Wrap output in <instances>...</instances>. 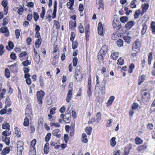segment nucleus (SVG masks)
<instances>
[{
	"label": "nucleus",
	"instance_id": "f257e3e1",
	"mask_svg": "<svg viewBox=\"0 0 155 155\" xmlns=\"http://www.w3.org/2000/svg\"><path fill=\"white\" fill-rule=\"evenodd\" d=\"M8 2L7 0H3L2 2V5L4 8V14L5 15L7 14L8 12V7L7 5Z\"/></svg>",
	"mask_w": 155,
	"mask_h": 155
},
{
	"label": "nucleus",
	"instance_id": "f03ea898",
	"mask_svg": "<svg viewBox=\"0 0 155 155\" xmlns=\"http://www.w3.org/2000/svg\"><path fill=\"white\" fill-rule=\"evenodd\" d=\"M45 94V92L42 90L38 91L37 93V96L38 101H42V99L43 98Z\"/></svg>",
	"mask_w": 155,
	"mask_h": 155
},
{
	"label": "nucleus",
	"instance_id": "7ed1b4c3",
	"mask_svg": "<svg viewBox=\"0 0 155 155\" xmlns=\"http://www.w3.org/2000/svg\"><path fill=\"white\" fill-rule=\"evenodd\" d=\"M140 42L138 40H137L133 44V49L139 50L140 48Z\"/></svg>",
	"mask_w": 155,
	"mask_h": 155
},
{
	"label": "nucleus",
	"instance_id": "20e7f679",
	"mask_svg": "<svg viewBox=\"0 0 155 155\" xmlns=\"http://www.w3.org/2000/svg\"><path fill=\"white\" fill-rule=\"evenodd\" d=\"M71 114L69 112H68L65 115L64 118V121L67 123H69L71 120Z\"/></svg>",
	"mask_w": 155,
	"mask_h": 155
},
{
	"label": "nucleus",
	"instance_id": "39448f33",
	"mask_svg": "<svg viewBox=\"0 0 155 155\" xmlns=\"http://www.w3.org/2000/svg\"><path fill=\"white\" fill-rule=\"evenodd\" d=\"M80 69V67L78 66H77L75 68L74 77L77 80H79L80 79V78L79 77V76L81 73Z\"/></svg>",
	"mask_w": 155,
	"mask_h": 155
},
{
	"label": "nucleus",
	"instance_id": "423d86ee",
	"mask_svg": "<svg viewBox=\"0 0 155 155\" xmlns=\"http://www.w3.org/2000/svg\"><path fill=\"white\" fill-rule=\"evenodd\" d=\"M98 32L99 35H102L103 33V30L102 24L101 22H99L97 27Z\"/></svg>",
	"mask_w": 155,
	"mask_h": 155
},
{
	"label": "nucleus",
	"instance_id": "0eeeda50",
	"mask_svg": "<svg viewBox=\"0 0 155 155\" xmlns=\"http://www.w3.org/2000/svg\"><path fill=\"white\" fill-rule=\"evenodd\" d=\"M13 10L17 11V13L19 15H22L24 11V9L21 5H20L18 7H15Z\"/></svg>",
	"mask_w": 155,
	"mask_h": 155
},
{
	"label": "nucleus",
	"instance_id": "6e6552de",
	"mask_svg": "<svg viewBox=\"0 0 155 155\" xmlns=\"http://www.w3.org/2000/svg\"><path fill=\"white\" fill-rule=\"evenodd\" d=\"M57 1H55L54 2V9L52 14V19L55 18L56 17V13L57 11Z\"/></svg>",
	"mask_w": 155,
	"mask_h": 155
},
{
	"label": "nucleus",
	"instance_id": "1a4fd4ad",
	"mask_svg": "<svg viewBox=\"0 0 155 155\" xmlns=\"http://www.w3.org/2000/svg\"><path fill=\"white\" fill-rule=\"evenodd\" d=\"M17 145L18 150H19L20 151H21L23 150V143L22 141H18V142H17Z\"/></svg>",
	"mask_w": 155,
	"mask_h": 155
},
{
	"label": "nucleus",
	"instance_id": "9d476101",
	"mask_svg": "<svg viewBox=\"0 0 155 155\" xmlns=\"http://www.w3.org/2000/svg\"><path fill=\"white\" fill-rule=\"evenodd\" d=\"M134 21H130L126 24L125 27L127 29H130L134 25Z\"/></svg>",
	"mask_w": 155,
	"mask_h": 155
},
{
	"label": "nucleus",
	"instance_id": "9b49d317",
	"mask_svg": "<svg viewBox=\"0 0 155 155\" xmlns=\"http://www.w3.org/2000/svg\"><path fill=\"white\" fill-rule=\"evenodd\" d=\"M9 69L12 72H15L17 71V64L15 63L14 64H12L9 66Z\"/></svg>",
	"mask_w": 155,
	"mask_h": 155
},
{
	"label": "nucleus",
	"instance_id": "f8f14e48",
	"mask_svg": "<svg viewBox=\"0 0 155 155\" xmlns=\"http://www.w3.org/2000/svg\"><path fill=\"white\" fill-rule=\"evenodd\" d=\"M72 91L71 90H69L67 95L66 101L68 103L69 102L72 98Z\"/></svg>",
	"mask_w": 155,
	"mask_h": 155
},
{
	"label": "nucleus",
	"instance_id": "ddd939ff",
	"mask_svg": "<svg viewBox=\"0 0 155 155\" xmlns=\"http://www.w3.org/2000/svg\"><path fill=\"white\" fill-rule=\"evenodd\" d=\"M25 116L28 117L29 116L30 117H32V115L31 113V108L27 107L25 110Z\"/></svg>",
	"mask_w": 155,
	"mask_h": 155
},
{
	"label": "nucleus",
	"instance_id": "4468645a",
	"mask_svg": "<svg viewBox=\"0 0 155 155\" xmlns=\"http://www.w3.org/2000/svg\"><path fill=\"white\" fill-rule=\"evenodd\" d=\"M107 51V47L106 45H103L101 48L99 52L100 53H102L103 54H105Z\"/></svg>",
	"mask_w": 155,
	"mask_h": 155
},
{
	"label": "nucleus",
	"instance_id": "2eb2a0df",
	"mask_svg": "<svg viewBox=\"0 0 155 155\" xmlns=\"http://www.w3.org/2000/svg\"><path fill=\"white\" fill-rule=\"evenodd\" d=\"M36 143V140L35 139H33L31 142L30 150H35V145Z\"/></svg>",
	"mask_w": 155,
	"mask_h": 155
},
{
	"label": "nucleus",
	"instance_id": "dca6fc26",
	"mask_svg": "<svg viewBox=\"0 0 155 155\" xmlns=\"http://www.w3.org/2000/svg\"><path fill=\"white\" fill-rule=\"evenodd\" d=\"M96 3L97 5H99L98 9H99L101 8H102L103 10L104 9V4L103 0H99L98 1H96Z\"/></svg>",
	"mask_w": 155,
	"mask_h": 155
},
{
	"label": "nucleus",
	"instance_id": "f3484780",
	"mask_svg": "<svg viewBox=\"0 0 155 155\" xmlns=\"http://www.w3.org/2000/svg\"><path fill=\"white\" fill-rule=\"evenodd\" d=\"M31 117H30L29 116L28 117H26L24 119L23 123V125L25 126H28L29 119H31Z\"/></svg>",
	"mask_w": 155,
	"mask_h": 155
},
{
	"label": "nucleus",
	"instance_id": "a211bd4d",
	"mask_svg": "<svg viewBox=\"0 0 155 155\" xmlns=\"http://www.w3.org/2000/svg\"><path fill=\"white\" fill-rule=\"evenodd\" d=\"M147 29V27L146 23H144L142 25V28L141 31V33L142 35H144L146 32Z\"/></svg>",
	"mask_w": 155,
	"mask_h": 155
},
{
	"label": "nucleus",
	"instance_id": "6ab92c4d",
	"mask_svg": "<svg viewBox=\"0 0 155 155\" xmlns=\"http://www.w3.org/2000/svg\"><path fill=\"white\" fill-rule=\"evenodd\" d=\"M147 147V145L146 144H144L143 145L138 146L137 149L138 152H140L142 150H145Z\"/></svg>",
	"mask_w": 155,
	"mask_h": 155
},
{
	"label": "nucleus",
	"instance_id": "aec40b11",
	"mask_svg": "<svg viewBox=\"0 0 155 155\" xmlns=\"http://www.w3.org/2000/svg\"><path fill=\"white\" fill-rule=\"evenodd\" d=\"M10 137L8 136L5 137L2 136V140L5 142V143L7 145H8L10 143Z\"/></svg>",
	"mask_w": 155,
	"mask_h": 155
},
{
	"label": "nucleus",
	"instance_id": "412c9836",
	"mask_svg": "<svg viewBox=\"0 0 155 155\" xmlns=\"http://www.w3.org/2000/svg\"><path fill=\"white\" fill-rule=\"evenodd\" d=\"M145 79V76L144 75H142L139 77L138 80V83L139 85H140L143 82H144Z\"/></svg>",
	"mask_w": 155,
	"mask_h": 155
},
{
	"label": "nucleus",
	"instance_id": "4be33fe9",
	"mask_svg": "<svg viewBox=\"0 0 155 155\" xmlns=\"http://www.w3.org/2000/svg\"><path fill=\"white\" fill-rule=\"evenodd\" d=\"M44 152L45 153L47 154L49 151V145L48 143L45 144L44 148Z\"/></svg>",
	"mask_w": 155,
	"mask_h": 155
},
{
	"label": "nucleus",
	"instance_id": "5701e85b",
	"mask_svg": "<svg viewBox=\"0 0 155 155\" xmlns=\"http://www.w3.org/2000/svg\"><path fill=\"white\" fill-rule=\"evenodd\" d=\"M11 134V131L10 130H6L4 131L2 133V136L7 137L10 136Z\"/></svg>",
	"mask_w": 155,
	"mask_h": 155
},
{
	"label": "nucleus",
	"instance_id": "b1692460",
	"mask_svg": "<svg viewBox=\"0 0 155 155\" xmlns=\"http://www.w3.org/2000/svg\"><path fill=\"white\" fill-rule=\"evenodd\" d=\"M81 140L82 142L85 143H87L88 142V140L87 138L86 134H83L82 135Z\"/></svg>",
	"mask_w": 155,
	"mask_h": 155
},
{
	"label": "nucleus",
	"instance_id": "393cba45",
	"mask_svg": "<svg viewBox=\"0 0 155 155\" xmlns=\"http://www.w3.org/2000/svg\"><path fill=\"white\" fill-rule=\"evenodd\" d=\"M142 97L144 99H148L150 97V94L149 92H144V94L142 95Z\"/></svg>",
	"mask_w": 155,
	"mask_h": 155
},
{
	"label": "nucleus",
	"instance_id": "a878e982",
	"mask_svg": "<svg viewBox=\"0 0 155 155\" xmlns=\"http://www.w3.org/2000/svg\"><path fill=\"white\" fill-rule=\"evenodd\" d=\"M28 56L26 58L27 60L22 62L23 65L25 67H27L28 65H30L31 64V61L28 60Z\"/></svg>",
	"mask_w": 155,
	"mask_h": 155
},
{
	"label": "nucleus",
	"instance_id": "bb28decb",
	"mask_svg": "<svg viewBox=\"0 0 155 155\" xmlns=\"http://www.w3.org/2000/svg\"><path fill=\"white\" fill-rule=\"evenodd\" d=\"M142 12L143 13L147 11L149 7V5L147 3L143 4L142 5Z\"/></svg>",
	"mask_w": 155,
	"mask_h": 155
},
{
	"label": "nucleus",
	"instance_id": "cd10ccee",
	"mask_svg": "<svg viewBox=\"0 0 155 155\" xmlns=\"http://www.w3.org/2000/svg\"><path fill=\"white\" fill-rule=\"evenodd\" d=\"M2 128L6 130H10V125L8 123H5L2 124Z\"/></svg>",
	"mask_w": 155,
	"mask_h": 155
},
{
	"label": "nucleus",
	"instance_id": "c85d7f7f",
	"mask_svg": "<svg viewBox=\"0 0 155 155\" xmlns=\"http://www.w3.org/2000/svg\"><path fill=\"white\" fill-rule=\"evenodd\" d=\"M125 42L127 43V44H129L130 43L131 40L130 37L128 36H124L123 38Z\"/></svg>",
	"mask_w": 155,
	"mask_h": 155
},
{
	"label": "nucleus",
	"instance_id": "c756f323",
	"mask_svg": "<svg viewBox=\"0 0 155 155\" xmlns=\"http://www.w3.org/2000/svg\"><path fill=\"white\" fill-rule=\"evenodd\" d=\"M118 56V54L117 52H114L111 54L110 56L111 58L116 60Z\"/></svg>",
	"mask_w": 155,
	"mask_h": 155
},
{
	"label": "nucleus",
	"instance_id": "7c9ffc66",
	"mask_svg": "<svg viewBox=\"0 0 155 155\" xmlns=\"http://www.w3.org/2000/svg\"><path fill=\"white\" fill-rule=\"evenodd\" d=\"M116 138L115 137H113L110 140V145L112 147L114 146L116 144L115 141Z\"/></svg>",
	"mask_w": 155,
	"mask_h": 155
},
{
	"label": "nucleus",
	"instance_id": "2f4dec72",
	"mask_svg": "<svg viewBox=\"0 0 155 155\" xmlns=\"http://www.w3.org/2000/svg\"><path fill=\"white\" fill-rule=\"evenodd\" d=\"M51 12V10L48 11L47 12V13L46 16V19L48 20L49 22H50L51 20V16L50 14V12Z\"/></svg>",
	"mask_w": 155,
	"mask_h": 155
},
{
	"label": "nucleus",
	"instance_id": "473e14b6",
	"mask_svg": "<svg viewBox=\"0 0 155 155\" xmlns=\"http://www.w3.org/2000/svg\"><path fill=\"white\" fill-rule=\"evenodd\" d=\"M104 54H102V53H100V52H99L98 53L97 57L98 58L100 62L101 61H102L103 60V58L104 56Z\"/></svg>",
	"mask_w": 155,
	"mask_h": 155
},
{
	"label": "nucleus",
	"instance_id": "72a5a7b5",
	"mask_svg": "<svg viewBox=\"0 0 155 155\" xmlns=\"http://www.w3.org/2000/svg\"><path fill=\"white\" fill-rule=\"evenodd\" d=\"M152 59V52H150L149 53L148 56V64L149 65H150L151 64Z\"/></svg>",
	"mask_w": 155,
	"mask_h": 155
},
{
	"label": "nucleus",
	"instance_id": "f704fd0d",
	"mask_svg": "<svg viewBox=\"0 0 155 155\" xmlns=\"http://www.w3.org/2000/svg\"><path fill=\"white\" fill-rule=\"evenodd\" d=\"M41 42V39L40 38H38V39L35 42V47L36 48H39Z\"/></svg>",
	"mask_w": 155,
	"mask_h": 155
},
{
	"label": "nucleus",
	"instance_id": "c9c22d12",
	"mask_svg": "<svg viewBox=\"0 0 155 155\" xmlns=\"http://www.w3.org/2000/svg\"><path fill=\"white\" fill-rule=\"evenodd\" d=\"M141 13V11L140 9H139L136 11L134 14V17L135 19H137L139 17V15Z\"/></svg>",
	"mask_w": 155,
	"mask_h": 155
},
{
	"label": "nucleus",
	"instance_id": "e433bc0d",
	"mask_svg": "<svg viewBox=\"0 0 155 155\" xmlns=\"http://www.w3.org/2000/svg\"><path fill=\"white\" fill-rule=\"evenodd\" d=\"M15 133L16 135L18 137H21V134L20 132L18 130V128L17 127H16L14 129Z\"/></svg>",
	"mask_w": 155,
	"mask_h": 155
},
{
	"label": "nucleus",
	"instance_id": "4c0bfd02",
	"mask_svg": "<svg viewBox=\"0 0 155 155\" xmlns=\"http://www.w3.org/2000/svg\"><path fill=\"white\" fill-rule=\"evenodd\" d=\"M143 142L142 140L139 137H137L135 139V143L137 144H140Z\"/></svg>",
	"mask_w": 155,
	"mask_h": 155
},
{
	"label": "nucleus",
	"instance_id": "58836bf2",
	"mask_svg": "<svg viewBox=\"0 0 155 155\" xmlns=\"http://www.w3.org/2000/svg\"><path fill=\"white\" fill-rule=\"evenodd\" d=\"M10 151V149L9 147H6L4 148L2 152V154L5 155L8 153Z\"/></svg>",
	"mask_w": 155,
	"mask_h": 155
},
{
	"label": "nucleus",
	"instance_id": "ea45409f",
	"mask_svg": "<svg viewBox=\"0 0 155 155\" xmlns=\"http://www.w3.org/2000/svg\"><path fill=\"white\" fill-rule=\"evenodd\" d=\"M120 21L122 23H125L128 20V18L126 16H123L120 18Z\"/></svg>",
	"mask_w": 155,
	"mask_h": 155
},
{
	"label": "nucleus",
	"instance_id": "a19ab883",
	"mask_svg": "<svg viewBox=\"0 0 155 155\" xmlns=\"http://www.w3.org/2000/svg\"><path fill=\"white\" fill-rule=\"evenodd\" d=\"M114 99L115 97L114 96H110L109 97V99L107 101V103L109 104L110 105L111 104Z\"/></svg>",
	"mask_w": 155,
	"mask_h": 155
},
{
	"label": "nucleus",
	"instance_id": "79ce46f5",
	"mask_svg": "<svg viewBox=\"0 0 155 155\" xmlns=\"http://www.w3.org/2000/svg\"><path fill=\"white\" fill-rule=\"evenodd\" d=\"M8 45L9 47L10 48V49L8 48V47L7 46H6V48L9 51H10L11 49H13L14 47V44L13 43L12 41H10L8 43Z\"/></svg>",
	"mask_w": 155,
	"mask_h": 155
},
{
	"label": "nucleus",
	"instance_id": "37998d69",
	"mask_svg": "<svg viewBox=\"0 0 155 155\" xmlns=\"http://www.w3.org/2000/svg\"><path fill=\"white\" fill-rule=\"evenodd\" d=\"M92 130V128L91 127H87L85 131L87 134L90 135L91 133Z\"/></svg>",
	"mask_w": 155,
	"mask_h": 155
},
{
	"label": "nucleus",
	"instance_id": "c03bdc74",
	"mask_svg": "<svg viewBox=\"0 0 155 155\" xmlns=\"http://www.w3.org/2000/svg\"><path fill=\"white\" fill-rule=\"evenodd\" d=\"M0 31L3 33H7L8 32V28L6 27L1 28L0 29Z\"/></svg>",
	"mask_w": 155,
	"mask_h": 155
},
{
	"label": "nucleus",
	"instance_id": "a18cd8bd",
	"mask_svg": "<svg viewBox=\"0 0 155 155\" xmlns=\"http://www.w3.org/2000/svg\"><path fill=\"white\" fill-rule=\"evenodd\" d=\"M124 61L121 58H120L117 60V64L120 65H122L124 64Z\"/></svg>",
	"mask_w": 155,
	"mask_h": 155
},
{
	"label": "nucleus",
	"instance_id": "49530a36",
	"mask_svg": "<svg viewBox=\"0 0 155 155\" xmlns=\"http://www.w3.org/2000/svg\"><path fill=\"white\" fill-rule=\"evenodd\" d=\"M51 134L50 133H48L47 134V135L45 138V140L46 141L48 142L49 140L51 138Z\"/></svg>",
	"mask_w": 155,
	"mask_h": 155
},
{
	"label": "nucleus",
	"instance_id": "de8ad7c7",
	"mask_svg": "<svg viewBox=\"0 0 155 155\" xmlns=\"http://www.w3.org/2000/svg\"><path fill=\"white\" fill-rule=\"evenodd\" d=\"M117 44L118 46L121 47L123 45V41L122 40L119 39L117 41Z\"/></svg>",
	"mask_w": 155,
	"mask_h": 155
},
{
	"label": "nucleus",
	"instance_id": "09e8293b",
	"mask_svg": "<svg viewBox=\"0 0 155 155\" xmlns=\"http://www.w3.org/2000/svg\"><path fill=\"white\" fill-rule=\"evenodd\" d=\"M6 92V90L3 89L2 91V92L0 94V100L3 98L4 95L5 94Z\"/></svg>",
	"mask_w": 155,
	"mask_h": 155
},
{
	"label": "nucleus",
	"instance_id": "8fccbe9b",
	"mask_svg": "<svg viewBox=\"0 0 155 155\" xmlns=\"http://www.w3.org/2000/svg\"><path fill=\"white\" fill-rule=\"evenodd\" d=\"M34 60L37 63H39L40 60V58L39 54L37 55V56L34 55Z\"/></svg>",
	"mask_w": 155,
	"mask_h": 155
},
{
	"label": "nucleus",
	"instance_id": "3c124183",
	"mask_svg": "<svg viewBox=\"0 0 155 155\" xmlns=\"http://www.w3.org/2000/svg\"><path fill=\"white\" fill-rule=\"evenodd\" d=\"M134 65L133 64H131L129 66V70L128 71L130 73H131L133 72V70L134 68Z\"/></svg>",
	"mask_w": 155,
	"mask_h": 155
},
{
	"label": "nucleus",
	"instance_id": "603ef678",
	"mask_svg": "<svg viewBox=\"0 0 155 155\" xmlns=\"http://www.w3.org/2000/svg\"><path fill=\"white\" fill-rule=\"evenodd\" d=\"M33 15H34V18L35 20V21H36L38 19V18H39V16L38 14V13L35 12H34L33 13Z\"/></svg>",
	"mask_w": 155,
	"mask_h": 155
},
{
	"label": "nucleus",
	"instance_id": "864d4df0",
	"mask_svg": "<svg viewBox=\"0 0 155 155\" xmlns=\"http://www.w3.org/2000/svg\"><path fill=\"white\" fill-rule=\"evenodd\" d=\"M50 125L51 126H54L56 127H58L60 126V124L58 123H50Z\"/></svg>",
	"mask_w": 155,
	"mask_h": 155
},
{
	"label": "nucleus",
	"instance_id": "5fc2aeb1",
	"mask_svg": "<svg viewBox=\"0 0 155 155\" xmlns=\"http://www.w3.org/2000/svg\"><path fill=\"white\" fill-rule=\"evenodd\" d=\"M5 74L6 77L8 78L10 77V74L9 69L8 68H6L5 70Z\"/></svg>",
	"mask_w": 155,
	"mask_h": 155
},
{
	"label": "nucleus",
	"instance_id": "6e6d98bb",
	"mask_svg": "<svg viewBox=\"0 0 155 155\" xmlns=\"http://www.w3.org/2000/svg\"><path fill=\"white\" fill-rule=\"evenodd\" d=\"M39 81L40 84L41 86H44V81L43 79L42 76V75H40L39 77Z\"/></svg>",
	"mask_w": 155,
	"mask_h": 155
},
{
	"label": "nucleus",
	"instance_id": "4d7b16f0",
	"mask_svg": "<svg viewBox=\"0 0 155 155\" xmlns=\"http://www.w3.org/2000/svg\"><path fill=\"white\" fill-rule=\"evenodd\" d=\"M72 48L73 49H75L76 48L78 45V43L77 41H75L74 42L73 41V42H72Z\"/></svg>",
	"mask_w": 155,
	"mask_h": 155
},
{
	"label": "nucleus",
	"instance_id": "13d9d810",
	"mask_svg": "<svg viewBox=\"0 0 155 155\" xmlns=\"http://www.w3.org/2000/svg\"><path fill=\"white\" fill-rule=\"evenodd\" d=\"M137 2V0H133L130 4V7L132 8H134L136 7V5L135 3Z\"/></svg>",
	"mask_w": 155,
	"mask_h": 155
},
{
	"label": "nucleus",
	"instance_id": "bf43d9fd",
	"mask_svg": "<svg viewBox=\"0 0 155 155\" xmlns=\"http://www.w3.org/2000/svg\"><path fill=\"white\" fill-rule=\"evenodd\" d=\"M151 28L152 29V31L153 33L155 32V22L152 21V22Z\"/></svg>",
	"mask_w": 155,
	"mask_h": 155
},
{
	"label": "nucleus",
	"instance_id": "052dcab7",
	"mask_svg": "<svg viewBox=\"0 0 155 155\" xmlns=\"http://www.w3.org/2000/svg\"><path fill=\"white\" fill-rule=\"evenodd\" d=\"M78 59L77 57H74L73 60V65L74 67H76L77 64Z\"/></svg>",
	"mask_w": 155,
	"mask_h": 155
},
{
	"label": "nucleus",
	"instance_id": "680f3d73",
	"mask_svg": "<svg viewBox=\"0 0 155 155\" xmlns=\"http://www.w3.org/2000/svg\"><path fill=\"white\" fill-rule=\"evenodd\" d=\"M4 52V47L2 45H0V54L2 55Z\"/></svg>",
	"mask_w": 155,
	"mask_h": 155
},
{
	"label": "nucleus",
	"instance_id": "e2e57ef3",
	"mask_svg": "<svg viewBox=\"0 0 155 155\" xmlns=\"http://www.w3.org/2000/svg\"><path fill=\"white\" fill-rule=\"evenodd\" d=\"M56 109V107H53L51 108L50 110V115L54 114L55 113V110Z\"/></svg>",
	"mask_w": 155,
	"mask_h": 155
},
{
	"label": "nucleus",
	"instance_id": "0e129e2a",
	"mask_svg": "<svg viewBox=\"0 0 155 155\" xmlns=\"http://www.w3.org/2000/svg\"><path fill=\"white\" fill-rule=\"evenodd\" d=\"M15 34L16 35V38H19L20 36V31L18 29H17L15 31Z\"/></svg>",
	"mask_w": 155,
	"mask_h": 155
},
{
	"label": "nucleus",
	"instance_id": "69168bd1",
	"mask_svg": "<svg viewBox=\"0 0 155 155\" xmlns=\"http://www.w3.org/2000/svg\"><path fill=\"white\" fill-rule=\"evenodd\" d=\"M105 86H102L101 87V92L102 95H104L106 92Z\"/></svg>",
	"mask_w": 155,
	"mask_h": 155
},
{
	"label": "nucleus",
	"instance_id": "338daca9",
	"mask_svg": "<svg viewBox=\"0 0 155 155\" xmlns=\"http://www.w3.org/2000/svg\"><path fill=\"white\" fill-rule=\"evenodd\" d=\"M96 117L97 120L99 122L101 120V115L100 113H97L96 114Z\"/></svg>",
	"mask_w": 155,
	"mask_h": 155
},
{
	"label": "nucleus",
	"instance_id": "774afa93",
	"mask_svg": "<svg viewBox=\"0 0 155 155\" xmlns=\"http://www.w3.org/2000/svg\"><path fill=\"white\" fill-rule=\"evenodd\" d=\"M138 106V104L136 103H134L132 106V109L135 110L137 109Z\"/></svg>",
	"mask_w": 155,
	"mask_h": 155
}]
</instances>
